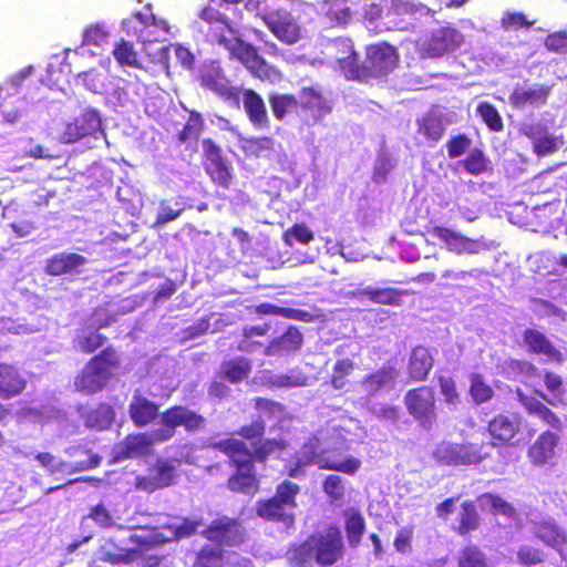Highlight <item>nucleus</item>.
<instances>
[{
  "mask_svg": "<svg viewBox=\"0 0 567 567\" xmlns=\"http://www.w3.org/2000/svg\"><path fill=\"white\" fill-rule=\"evenodd\" d=\"M346 544L340 527L329 524L302 542L291 544L286 551L290 567H331L343 559Z\"/></svg>",
  "mask_w": 567,
  "mask_h": 567,
  "instance_id": "obj_1",
  "label": "nucleus"
},
{
  "mask_svg": "<svg viewBox=\"0 0 567 567\" xmlns=\"http://www.w3.org/2000/svg\"><path fill=\"white\" fill-rule=\"evenodd\" d=\"M339 68L348 80L368 81L381 78L393 71L399 63L396 48L386 42L369 45L363 63H359L358 53L349 45L346 58L338 59Z\"/></svg>",
  "mask_w": 567,
  "mask_h": 567,
  "instance_id": "obj_2",
  "label": "nucleus"
},
{
  "mask_svg": "<svg viewBox=\"0 0 567 567\" xmlns=\"http://www.w3.org/2000/svg\"><path fill=\"white\" fill-rule=\"evenodd\" d=\"M300 492V485L290 480L279 482L271 496L256 502V515L265 522L280 524L287 529L292 528L296 525Z\"/></svg>",
  "mask_w": 567,
  "mask_h": 567,
  "instance_id": "obj_3",
  "label": "nucleus"
},
{
  "mask_svg": "<svg viewBox=\"0 0 567 567\" xmlns=\"http://www.w3.org/2000/svg\"><path fill=\"white\" fill-rule=\"evenodd\" d=\"M433 457L440 465L476 466L491 458V444L477 436L462 442L442 441L435 446Z\"/></svg>",
  "mask_w": 567,
  "mask_h": 567,
  "instance_id": "obj_4",
  "label": "nucleus"
},
{
  "mask_svg": "<svg viewBox=\"0 0 567 567\" xmlns=\"http://www.w3.org/2000/svg\"><path fill=\"white\" fill-rule=\"evenodd\" d=\"M302 453L303 457L299 458L292 465L286 466L288 477L297 478L301 476L303 474L302 467L311 464H316L320 470L336 471L348 475L355 474L361 466V462L353 456H348L341 461L330 456L329 450L319 452L317 444L312 441L303 444Z\"/></svg>",
  "mask_w": 567,
  "mask_h": 567,
  "instance_id": "obj_5",
  "label": "nucleus"
},
{
  "mask_svg": "<svg viewBox=\"0 0 567 567\" xmlns=\"http://www.w3.org/2000/svg\"><path fill=\"white\" fill-rule=\"evenodd\" d=\"M123 30L136 37L142 44L164 42L167 40L171 27L164 19L153 14L152 6L146 4L142 11L134 12L122 21Z\"/></svg>",
  "mask_w": 567,
  "mask_h": 567,
  "instance_id": "obj_6",
  "label": "nucleus"
},
{
  "mask_svg": "<svg viewBox=\"0 0 567 567\" xmlns=\"http://www.w3.org/2000/svg\"><path fill=\"white\" fill-rule=\"evenodd\" d=\"M116 360L110 357H92L75 379L79 391L92 394L103 390L115 374Z\"/></svg>",
  "mask_w": 567,
  "mask_h": 567,
  "instance_id": "obj_7",
  "label": "nucleus"
},
{
  "mask_svg": "<svg viewBox=\"0 0 567 567\" xmlns=\"http://www.w3.org/2000/svg\"><path fill=\"white\" fill-rule=\"evenodd\" d=\"M409 414L424 429H431L437 420L435 391L432 386L421 385L409 390L404 395Z\"/></svg>",
  "mask_w": 567,
  "mask_h": 567,
  "instance_id": "obj_8",
  "label": "nucleus"
},
{
  "mask_svg": "<svg viewBox=\"0 0 567 567\" xmlns=\"http://www.w3.org/2000/svg\"><path fill=\"white\" fill-rule=\"evenodd\" d=\"M162 426L156 429L157 440L169 441L175 436L176 429L183 426L188 432H195L205 426V417L185 405H173L162 415Z\"/></svg>",
  "mask_w": 567,
  "mask_h": 567,
  "instance_id": "obj_9",
  "label": "nucleus"
},
{
  "mask_svg": "<svg viewBox=\"0 0 567 567\" xmlns=\"http://www.w3.org/2000/svg\"><path fill=\"white\" fill-rule=\"evenodd\" d=\"M181 461L177 458L158 457L148 467L147 474L137 476L135 480L136 488L153 493L176 484L178 478L177 467Z\"/></svg>",
  "mask_w": 567,
  "mask_h": 567,
  "instance_id": "obj_10",
  "label": "nucleus"
},
{
  "mask_svg": "<svg viewBox=\"0 0 567 567\" xmlns=\"http://www.w3.org/2000/svg\"><path fill=\"white\" fill-rule=\"evenodd\" d=\"M200 535L219 547H237L246 540V532L240 520L228 516L213 519Z\"/></svg>",
  "mask_w": 567,
  "mask_h": 567,
  "instance_id": "obj_11",
  "label": "nucleus"
},
{
  "mask_svg": "<svg viewBox=\"0 0 567 567\" xmlns=\"http://www.w3.org/2000/svg\"><path fill=\"white\" fill-rule=\"evenodd\" d=\"M464 35L454 27H440L424 39L421 52L423 56L437 59L450 54L461 48Z\"/></svg>",
  "mask_w": 567,
  "mask_h": 567,
  "instance_id": "obj_12",
  "label": "nucleus"
},
{
  "mask_svg": "<svg viewBox=\"0 0 567 567\" xmlns=\"http://www.w3.org/2000/svg\"><path fill=\"white\" fill-rule=\"evenodd\" d=\"M199 81L204 89L214 92L230 106L239 109L240 87L231 85L230 80L218 64L212 63L206 66L199 76Z\"/></svg>",
  "mask_w": 567,
  "mask_h": 567,
  "instance_id": "obj_13",
  "label": "nucleus"
},
{
  "mask_svg": "<svg viewBox=\"0 0 567 567\" xmlns=\"http://www.w3.org/2000/svg\"><path fill=\"white\" fill-rule=\"evenodd\" d=\"M202 145L206 173L217 186L229 188L233 182V168L224 158L221 148L210 138H205Z\"/></svg>",
  "mask_w": 567,
  "mask_h": 567,
  "instance_id": "obj_14",
  "label": "nucleus"
},
{
  "mask_svg": "<svg viewBox=\"0 0 567 567\" xmlns=\"http://www.w3.org/2000/svg\"><path fill=\"white\" fill-rule=\"evenodd\" d=\"M230 53V56L241 62L245 68L260 80L270 79L272 69L267 64L265 59L258 53V50L250 43L240 39L228 40V44L224 45Z\"/></svg>",
  "mask_w": 567,
  "mask_h": 567,
  "instance_id": "obj_15",
  "label": "nucleus"
},
{
  "mask_svg": "<svg viewBox=\"0 0 567 567\" xmlns=\"http://www.w3.org/2000/svg\"><path fill=\"white\" fill-rule=\"evenodd\" d=\"M162 442L157 440L156 430L152 433H132L115 445L114 457L116 461H124L145 456L151 453L155 443Z\"/></svg>",
  "mask_w": 567,
  "mask_h": 567,
  "instance_id": "obj_16",
  "label": "nucleus"
},
{
  "mask_svg": "<svg viewBox=\"0 0 567 567\" xmlns=\"http://www.w3.org/2000/svg\"><path fill=\"white\" fill-rule=\"evenodd\" d=\"M101 126L100 114L95 110L87 109L65 124L61 140L65 144H73L95 134L101 130Z\"/></svg>",
  "mask_w": 567,
  "mask_h": 567,
  "instance_id": "obj_17",
  "label": "nucleus"
},
{
  "mask_svg": "<svg viewBox=\"0 0 567 567\" xmlns=\"http://www.w3.org/2000/svg\"><path fill=\"white\" fill-rule=\"evenodd\" d=\"M214 449L225 454L230 464L238 471L254 470L255 447L250 450L244 440L228 437L214 443Z\"/></svg>",
  "mask_w": 567,
  "mask_h": 567,
  "instance_id": "obj_18",
  "label": "nucleus"
},
{
  "mask_svg": "<svg viewBox=\"0 0 567 567\" xmlns=\"http://www.w3.org/2000/svg\"><path fill=\"white\" fill-rule=\"evenodd\" d=\"M489 435L488 444L492 447L513 446L514 439L520 431V422L518 419H512L505 414H497L488 421L486 426Z\"/></svg>",
  "mask_w": 567,
  "mask_h": 567,
  "instance_id": "obj_19",
  "label": "nucleus"
},
{
  "mask_svg": "<svg viewBox=\"0 0 567 567\" xmlns=\"http://www.w3.org/2000/svg\"><path fill=\"white\" fill-rule=\"evenodd\" d=\"M267 28L284 43L293 44L299 41L301 30L295 18L287 11L277 10L262 18Z\"/></svg>",
  "mask_w": 567,
  "mask_h": 567,
  "instance_id": "obj_20",
  "label": "nucleus"
},
{
  "mask_svg": "<svg viewBox=\"0 0 567 567\" xmlns=\"http://www.w3.org/2000/svg\"><path fill=\"white\" fill-rule=\"evenodd\" d=\"M198 17L207 24L206 37L210 42H216L223 47L228 44V35L233 34L234 30L225 14L207 6L199 11Z\"/></svg>",
  "mask_w": 567,
  "mask_h": 567,
  "instance_id": "obj_21",
  "label": "nucleus"
},
{
  "mask_svg": "<svg viewBox=\"0 0 567 567\" xmlns=\"http://www.w3.org/2000/svg\"><path fill=\"white\" fill-rule=\"evenodd\" d=\"M86 264L87 259L84 256L78 252L62 251L48 258L44 271L52 277L76 276Z\"/></svg>",
  "mask_w": 567,
  "mask_h": 567,
  "instance_id": "obj_22",
  "label": "nucleus"
},
{
  "mask_svg": "<svg viewBox=\"0 0 567 567\" xmlns=\"http://www.w3.org/2000/svg\"><path fill=\"white\" fill-rule=\"evenodd\" d=\"M534 536L545 545L554 548L563 560H567V533L553 519L534 524Z\"/></svg>",
  "mask_w": 567,
  "mask_h": 567,
  "instance_id": "obj_23",
  "label": "nucleus"
},
{
  "mask_svg": "<svg viewBox=\"0 0 567 567\" xmlns=\"http://www.w3.org/2000/svg\"><path fill=\"white\" fill-rule=\"evenodd\" d=\"M559 440V432L551 430L543 431L527 450L529 463L533 466L548 464L555 457Z\"/></svg>",
  "mask_w": 567,
  "mask_h": 567,
  "instance_id": "obj_24",
  "label": "nucleus"
},
{
  "mask_svg": "<svg viewBox=\"0 0 567 567\" xmlns=\"http://www.w3.org/2000/svg\"><path fill=\"white\" fill-rule=\"evenodd\" d=\"M240 100L250 124L257 130H268L270 120L261 95L252 89L240 87Z\"/></svg>",
  "mask_w": 567,
  "mask_h": 567,
  "instance_id": "obj_25",
  "label": "nucleus"
},
{
  "mask_svg": "<svg viewBox=\"0 0 567 567\" xmlns=\"http://www.w3.org/2000/svg\"><path fill=\"white\" fill-rule=\"evenodd\" d=\"M28 386V379L16 365L0 363V398L9 400L21 395Z\"/></svg>",
  "mask_w": 567,
  "mask_h": 567,
  "instance_id": "obj_26",
  "label": "nucleus"
},
{
  "mask_svg": "<svg viewBox=\"0 0 567 567\" xmlns=\"http://www.w3.org/2000/svg\"><path fill=\"white\" fill-rule=\"evenodd\" d=\"M429 234L445 244L446 248L455 254H475L477 252L476 241L463 236L452 228L444 226H433Z\"/></svg>",
  "mask_w": 567,
  "mask_h": 567,
  "instance_id": "obj_27",
  "label": "nucleus"
},
{
  "mask_svg": "<svg viewBox=\"0 0 567 567\" xmlns=\"http://www.w3.org/2000/svg\"><path fill=\"white\" fill-rule=\"evenodd\" d=\"M519 402L528 415L538 419L544 425L549 427L548 430L554 432H560L563 430L560 417L537 398L519 395Z\"/></svg>",
  "mask_w": 567,
  "mask_h": 567,
  "instance_id": "obj_28",
  "label": "nucleus"
},
{
  "mask_svg": "<svg viewBox=\"0 0 567 567\" xmlns=\"http://www.w3.org/2000/svg\"><path fill=\"white\" fill-rule=\"evenodd\" d=\"M128 415L137 427H144L155 422L159 416V406L147 398L135 394L128 405Z\"/></svg>",
  "mask_w": 567,
  "mask_h": 567,
  "instance_id": "obj_29",
  "label": "nucleus"
},
{
  "mask_svg": "<svg viewBox=\"0 0 567 567\" xmlns=\"http://www.w3.org/2000/svg\"><path fill=\"white\" fill-rule=\"evenodd\" d=\"M35 460L45 467L50 473H66L74 474L78 472H84L97 467L99 458L92 457L85 462L65 463L64 461H58L54 455L49 452H40L35 455Z\"/></svg>",
  "mask_w": 567,
  "mask_h": 567,
  "instance_id": "obj_30",
  "label": "nucleus"
},
{
  "mask_svg": "<svg viewBox=\"0 0 567 567\" xmlns=\"http://www.w3.org/2000/svg\"><path fill=\"white\" fill-rule=\"evenodd\" d=\"M130 542L136 545L137 548H125L117 553L104 550L102 559L112 565L131 564L137 558L140 550H148L155 545L151 537L140 534H132Z\"/></svg>",
  "mask_w": 567,
  "mask_h": 567,
  "instance_id": "obj_31",
  "label": "nucleus"
},
{
  "mask_svg": "<svg viewBox=\"0 0 567 567\" xmlns=\"http://www.w3.org/2000/svg\"><path fill=\"white\" fill-rule=\"evenodd\" d=\"M107 338L100 333L97 329L83 327L76 331L73 346L75 349L86 353H92L102 349L100 354H114L112 348L104 347Z\"/></svg>",
  "mask_w": 567,
  "mask_h": 567,
  "instance_id": "obj_32",
  "label": "nucleus"
},
{
  "mask_svg": "<svg viewBox=\"0 0 567 567\" xmlns=\"http://www.w3.org/2000/svg\"><path fill=\"white\" fill-rule=\"evenodd\" d=\"M550 91L551 87L547 85H538L529 89L516 86L509 95V102L515 109H524L527 105H545Z\"/></svg>",
  "mask_w": 567,
  "mask_h": 567,
  "instance_id": "obj_33",
  "label": "nucleus"
},
{
  "mask_svg": "<svg viewBox=\"0 0 567 567\" xmlns=\"http://www.w3.org/2000/svg\"><path fill=\"white\" fill-rule=\"evenodd\" d=\"M269 330L268 323L245 327L236 349L243 352H266L270 349V343L267 344L261 338H265Z\"/></svg>",
  "mask_w": 567,
  "mask_h": 567,
  "instance_id": "obj_34",
  "label": "nucleus"
},
{
  "mask_svg": "<svg viewBox=\"0 0 567 567\" xmlns=\"http://www.w3.org/2000/svg\"><path fill=\"white\" fill-rule=\"evenodd\" d=\"M344 519V532L348 545L357 548L363 538L367 528V522L358 507H349L342 513Z\"/></svg>",
  "mask_w": 567,
  "mask_h": 567,
  "instance_id": "obj_35",
  "label": "nucleus"
},
{
  "mask_svg": "<svg viewBox=\"0 0 567 567\" xmlns=\"http://www.w3.org/2000/svg\"><path fill=\"white\" fill-rule=\"evenodd\" d=\"M80 416L86 427L104 431L114 422L115 412L111 404L101 402L95 408L81 410Z\"/></svg>",
  "mask_w": 567,
  "mask_h": 567,
  "instance_id": "obj_36",
  "label": "nucleus"
},
{
  "mask_svg": "<svg viewBox=\"0 0 567 567\" xmlns=\"http://www.w3.org/2000/svg\"><path fill=\"white\" fill-rule=\"evenodd\" d=\"M482 524V519L475 502L465 501L461 504V509L456 517V525L453 530L458 536L465 537L476 532Z\"/></svg>",
  "mask_w": 567,
  "mask_h": 567,
  "instance_id": "obj_37",
  "label": "nucleus"
},
{
  "mask_svg": "<svg viewBox=\"0 0 567 567\" xmlns=\"http://www.w3.org/2000/svg\"><path fill=\"white\" fill-rule=\"evenodd\" d=\"M322 20L331 28L347 25L352 11L347 0H327L322 4Z\"/></svg>",
  "mask_w": 567,
  "mask_h": 567,
  "instance_id": "obj_38",
  "label": "nucleus"
},
{
  "mask_svg": "<svg viewBox=\"0 0 567 567\" xmlns=\"http://www.w3.org/2000/svg\"><path fill=\"white\" fill-rule=\"evenodd\" d=\"M255 312L261 316H280L286 319L297 320L306 323L313 322L315 320L322 317L320 313H312L310 311L296 308L279 307L268 302H262L256 306Z\"/></svg>",
  "mask_w": 567,
  "mask_h": 567,
  "instance_id": "obj_39",
  "label": "nucleus"
},
{
  "mask_svg": "<svg viewBox=\"0 0 567 567\" xmlns=\"http://www.w3.org/2000/svg\"><path fill=\"white\" fill-rule=\"evenodd\" d=\"M409 290H400L390 287H367L361 290V295L369 301L383 306L399 307L402 305V298L410 295Z\"/></svg>",
  "mask_w": 567,
  "mask_h": 567,
  "instance_id": "obj_40",
  "label": "nucleus"
},
{
  "mask_svg": "<svg viewBox=\"0 0 567 567\" xmlns=\"http://www.w3.org/2000/svg\"><path fill=\"white\" fill-rule=\"evenodd\" d=\"M227 487L231 492L255 495L259 491V478L254 470H241L230 475Z\"/></svg>",
  "mask_w": 567,
  "mask_h": 567,
  "instance_id": "obj_41",
  "label": "nucleus"
},
{
  "mask_svg": "<svg viewBox=\"0 0 567 567\" xmlns=\"http://www.w3.org/2000/svg\"><path fill=\"white\" fill-rule=\"evenodd\" d=\"M524 134L532 140L533 150L537 156H546L558 150L557 141L544 127L530 125Z\"/></svg>",
  "mask_w": 567,
  "mask_h": 567,
  "instance_id": "obj_42",
  "label": "nucleus"
},
{
  "mask_svg": "<svg viewBox=\"0 0 567 567\" xmlns=\"http://www.w3.org/2000/svg\"><path fill=\"white\" fill-rule=\"evenodd\" d=\"M312 379H316V372L312 369L309 371L291 370L286 374L270 377L267 382L275 388H293L305 386Z\"/></svg>",
  "mask_w": 567,
  "mask_h": 567,
  "instance_id": "obj_43",
  "label": "nucleus"
},
{
  "mask_svg": "<svg viewBox=\"0 0 567 567\" xmlns=\"http://www.w3.org/2000/svg\"><path fill=\"white\" fill-rule=\"evenodd\" d=\"M251 370L245 357H237L221 363V377L231 383H238L248 378Z\"/></svg>",
  "mask_w": 567,
  "mask_h": 567,
  "instance_id": "obj_44",
  "label": "nucleus"
},
{
  "mask_svg": "<svg viewBox=\"0 0 567 567\" xmlns=\"http://www.w3.org/2000/svg\"><path fill=\"white\" fill-rule=\"evenodd\" d=\"M289 445V441L282 436L261 439L259 442L254 443L257 463L266 464L270 455L286 451Z\"/></svg>",
  "mask_w": 567,
  "mask_h": 567,
  "instance_id": "obj_45",
  "label": "nucleus"
},
{
  "mask_svg": "<svg viewBox=\"0 0 567 567\" xmlns=\"http://www.w3.org/2000/svg\"><path fill=\"white\" fill-rule=\"evenodd\" d=\"M417 126L419 134L433 143L439 142L445 133V126L442 118L433 113L425 114L420 118L417 121Z\"/></svg>",
  "mask_w": 567,
  "mask_h": 567,
  "instance_id": "obj_46",
  "label": "nucleus"
},
{
  "mask_svg": "<svg viewBox=\"0 0 567 567\" xmlns=\"http://www.w3.org/2000/svg\"><path fill=\"white\" fill-rule=\"evenodd\" d=\"M272 115L278 121H284L286 115L299 107L298 99L292 94L275 93L268 96Z\"/></svg>",
  "mask_w": 567,
  "mask_h": 567,
  "instance_id": "obj_47",
  "label": "nucleus"
},
{
  "mask_svg": "<svg viewBox=\"0 0 567 567\" xmlns=\"http://www.w3.org/2000/svg\"><path fill=\"white\" fill-rule=\"evenodd\" d=\"M457 567H489L485 553L474 544L463 546L456 557Z\"/></svg>",
  "mask_w": 567,
  "mask_h": 567,
  "instance_id": "obj_48",
  "label": "nucleus"
},
{
  "mask_svg": "<svg viewBox=\"0 0 567 567\" xmlns=\"http://www.w3.org/2000/svg\"><path fill=\"white\" fill-rule=\"evenodd\" d=\"M303 341L302 333L296 327H289L285 333L270 342V348L277 352L290 353L300 349Z\"/></svg>",
  "mask_w": 567,
  "mask_h": 567,
  "instance_id": "obj_49",
  "label": "nucleus"
},
{
  "mask_svg": "<svg viewBox=\"0 0 567 567\" xmlns=\"http://www.w3.org/2000/svg\"><path fill=\"white\" fill-rule=\"evenodd\" d=\"M523 340L528 351L532 353L559 354L554 349L551 342L547 339V337L536 329H526L523 334Z\"/></svg>",
  "mask_w": 567,
  "mask_h": 567,
  "instance_id": "obj_50",
  "label": "nucleus"
},
{
  "mask_svg": "<svg viewBox=\"0 0 567 567\" xmlns=\"http://www.w3.org/2000/svg\"><path fill=\"white\" fill-rule=\"evenodd\" d=\"M464 171L473 176H480L492 171L491 161L481 148H474L462 161Z\"/></svg>",
  "mask_w": 567,
  "mask_h": 567,
  "instance_id": "obj_51",
  "label": "nucleus"
},
{
  "mask_svg": "<svg viewBox=\"0 0 567 567\" xmlns=\"http://www.w3.org/2000/svg\"><path fill=\"white\" fill-rule=\"evenodd\" d=\"M355 369L353 362L348 358L337 360L332 365L330 377L332 386L337 390L343 389L350 382V378L353 375Z\"/></svg>",
  "mask_w": 567,
  "mask_h": 567,
  "instance_id": "obj_52",
  "label": "nucleus"
},
{
  "mask_svg": "<svg viewBox=\"0 0 567 567\" xmlns=\"http://www.w3.org/2000/svg\"><path fill=\"white\" fill-rule=\"evenodd\" d=\"M240 148L248 156L259 157L264 153L275 148V140L271 136L245 137L240 140Z\"/></svg>",
  "mask_w": 567,
  "mask_h": 567,
  "instance_id": "obj_53",
  "label": "nucleus"
},
{
  "mask_svg": "<svg viewBox=\"0 0 567 567\" xmlns=\"http://www.w3.org/2000/svg\"><path fill=\"white\" fill-rule=\"evenodd\" d=\"M224 549L204 545L196 554L193 567H224Z\"/></svg>",
  "mask_w": 567,
  "mask_h": 567,
  "instance_id": "obj_54",
  "label": "nucleus"
},
{
  "mask_svg": "<svg viewBox=\"0 0 567 567\" xmlns=\"http://www.w3.org/2000/svg\"><path fill=\"white\" fill-rule=\"evenodd\" d=\"M112 54L121 66L135 69H140L142 66L138 60V53L134 50L133 44L126 40H121L116 43Z\"/></svg>",
  "mask_w": 567,
  "mask_h": 567,
  "instance_id": "obj_55",
  "label": "nucleus"
},
{
  "mask_svg": "<svg viewBox=\"0 0 567 567\" xmlns=\"http://www.w3.org/2000/svg\"><path fill=\"white\" fill-rule=\"evenodd\" d=\"M282 239L290 247L296 243L309 245L315 239V234L305 223H297L284 231Z\"/></svg>",
  "mask_w": 567,
  "mask_h": 567,
  "instance_id": "obj_56",
  "label": "nucleus"
},
{
  "mask_svg": "<svg viewBox=\"0 0 567 567\" xmlns=\"http://www.w3.org/2000/svg\"><path fill=\"white\" fill-rule=\"evenodd\" d=\"M477 115L482 118V121L486 124L489 131L492 132H501L504 128V123L502 116L497 109L488 103L481 102L476 107Z\"/></svg>",
  "mask_w": 567,
  "mask_h": 567,
  "instance_id": "obj_57",
  "label": "nucleus"
},
{
  "mask_svg": "<svg viewBox=\"0 0 567 567\" xmlns=\"http://www.w3.org/2000/svg\"><path fill=\"white\" fill-rule=\"evenodd\" d=\"M516 556L518 564L524 567L543 564L546 559V554L540 547L528 544L519 546Z\"/></svg>",
  "mask_w": 567,
  "mask_h": 567,
  "instance_id": "obj_58",
  "label": "nucleus"
},
{
  "mask_svg": "<svg viewBox=\"0 0 567 567\" xmlns=\"http://www.w3.org/2000/svg\"><path fill=\"white\" fill-rule=\"evenodd\" d=\"M322 491L331 503L340 502L344 498L346 487L343 478L336 474L326 476L322 482Z\"/></svg>",
  "mask_w": 567,
  "mask_h": 567,
  "instance_id": "obj_59",
  "label": "nucleus"
},
{
  "mask_svg": "<svg viewBox=\"0 0 567 567\" xmlns=\"http://www.w3.org/2000/svg\"><path fill=\"white\" fill-rule=\"evenodd\" d=\"M185 207L176 203L175 207L171 206L167 200L159 203V208L156 215V219L153 224L154 228L162 227L171 221L176 220L184 213Z\"/></svg>",
  "mask_w": 567,
  "mask_h": 567,
  "instance_id": "obj_60",
  "label": "nucleus"
},
{
  "mask_svg": "<svg viewBox=\"0 0 567 567\" xmlns=\"http://www.w3.org/2000/svg\"><path fill=\"white\" fill-rule=\"evenodd\" d=\"M481 498L488 501L491 511L495 515H503L507 518H515L517 515L516 508L497 494L484 493Z\"/></svg>",
  "mask_w": 567,
  "mask_h": 567,
  "instance_id": "obj_61",
  "label": "nucleus"
},
{
  "mask_svg": "<svg viewBox=\"0 0 567 567\" xmlns=\"http://www.w3.org/2000/svg\"><path fill=\"white\" fill-rule=\"evenodd\" d=\"M297 99L302 110H321L324 105L322 93L315 87H302Z\"/></svg>",
  "mask_w": 567,
  "mask_h": 567,
  "instance_id": "obj_62",
  "label": "nucleus"
},
{
  "mask_svg": "<svg viewBox=\"0 0 567 567\" xmlns=\"http://www.w3.org/2000/svg\"><path fill=\"white\" fill-rule=\"evenodd\" d=\"M203 120L198 113H192L184 124L182 131L178 133V141L186 143L188 141H196L203 131Z\"/></svg>",
  "mask_w": 567,
  "mask_h": 567,
  "instance_id": "obj_63",
  "label": "nucleus"
},
{
  "mask_svg": "<svg viewBox=\"0 0 567 567\" xmlns=\"http://www.w3.org/2000/svg\"><path fill=\"white\" fill-rule=\"evenodd\" d=\"M266 432L265 421L258 416L254 419L249 424L241 425L237 431V434L247 441L254 443L259 442Z\"/></svg>",
  "mask_w": 567,
  "mask_h": 567,
  "instance_id": "obj_64",
  "label": "nucleus"
}]
</instances>
